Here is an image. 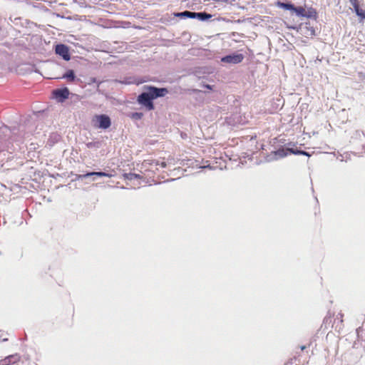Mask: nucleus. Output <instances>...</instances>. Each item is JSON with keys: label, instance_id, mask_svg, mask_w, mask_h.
<instances>
[{"label": "nucleus", "instance_id": "nucleus-1", "mask_svg": "<svg viewBox=\"0 0 365 365\" xmlns=\"http://www.w3.org/2000/svg\"><path fill=\"white\" fill-rule=\"evenodd\" d=\"M310 346V344L299 346L294 351V354L289 359L284 365H304L309 363V356L305 350Z\"/></svg>", "mask_w": 365, "mask_h": 365}, {"label": "nucleus", "instance_id": "nucleus-2", "mask_svg": "<svg viewBox=\"0 0 365 365\" xmlns=\"http://www.w3.org/2000/svg\"><path fill=\"white\" fill-rule=\"evenodd\" d=\"M92 123L94 127L101 129H107L111 125L110 118L105 114L96 115L92 119Z\"/></svg>", "mask_w": 365, "mask_h": 365}, {"label": "nucleus", "instance_id": "nucleus-3", "mask_svg": "<svg viewBox=\"0 0 365 365\" xmlns=\"http://www.w3.org/2000/svg\"><path fill=\"white\" fill-rule=\"evenodd\" d=\"M153 98H151V94L150 92H144L142 93L138 97V102L145 106L147 110H152L155 108L154 104L153 103Z\"/></svg>", "mask_w": 365, "mask_h": 365}, {"label": "nucleus", "instance_id": "nucleus-4", "mask_svg": "<svg viewBox=\"0 0 365 365\" xmlns=\"http://www.w3.org/2000/svg\"><path fill=\"white\" fill-rule=\"evenodd\" d=\"M277 6L285 10H290L294 12L298 16L304 17L306 16V9L302 6H294V4L289 3H284L279 1Z\"/></svg>", "mask_w": 365, "mask_h": 365}, {"label": "nucleus", "instance_id": "nucleus-5", "mask_svg": "<svg viewBox=\"0 0 365 365\" xmlns=\"http://www.w3.org/2000/svg\"><path fill=\"white\" fill-rule=\"evenodd\" d=\"M288 153L310 156V155L305 151L294 150L293 148H287V149L280 148L275 152V155H277L279 158H284V157L287 156Z\"/></svg>", "mask_w": 365, "mask_h": 365}, {"label": "nucleus", "instance_id": "nucleus-6", "mask_svg": "<svg viewBox=\"0 0 365 365\" xmlns=\"http://www.w3.org/2000/svg\"><path fill=\"white\" fill-rule=\"evenodd\" d=\"M244 59V56L241 53H234L224 56L221 58V61L227 63H240Z\"/></svg>", "mask_w": 365, "mask_h": 365}, {"label": "nucleus", "instance_id": "nucleus-7", "mask_svg": "<svg viewBox=\"0 0 365 365\" xmlns=\"http://www.w3.org/2000/svg\"><path fill=\"white\" fill-rule=\"evenodd\" d=\"M56 53L61 56L64 60L68 61L71 58L69 50L64 44H58L55 48Z\"/></svg>", "mask_w": 365, "mask_h": 365}, {"label": "nucleus", "instance_id": "nucleus-8", "mask_svg": "<svg viewBox=\"0 0 365 365\" xmlns=\"http://www.w3.org/2000/svg\"><path fill=\"white\" fill-rule=\"evenodd\" d=\"M148 91L151 94V98H153V99L158 97H163L168 93V89L165 88H158L153 86H150Z\"/></svg>", "mask_w": 365, "mask_h": 365}, {"label": "nucleus", "instance_id": "nucleus-9", "mask_svg": "<svg viewBox=\"0 0 365 365\" xmlns=\"http://www.w3.org/2000/svg\"><path fill=\"white\" fill-rule=\"evenodd\" d=\"M20 361V356L18 354L10 355L0 360V365H16Z\"/></svg>", "mask_w": 365, "mask_h": 365}, {"label": "nucleus", "instance_id": "nucleus-10", "mask_svg": "<svg viewBox=\"0 0 365 365\" xmlns=\"http://www.w3.org/2000/svg\"><path fill=\"white\" fill-rule=\"evenodd\" d=\"M53 93L56 96V98H60L62 100L66 99L69 96V91L67 88L54 90L53 91Z\"/></svg>", "mask_w": 365, "mask_h": 365}, {"label": "nucleus", "instance_id": "nucleus-11", "mask_svg": "<svg viewBox=\"0 0 365 365\" xmlns=\"http://www.w3.org/2000/svg\"><path fill=\"white\" fill-rule=\"evenodd\" d=\"M351 1L356 14L360 17L361 21H364L365 19V11L359 8L357 0H351Z\"/></svg>", "mask_w": 365, "mask_h": 365}, {"label": "nucleus", "instance_id": "nucleus-12", "mask_svg": "<svg viewBox=\"0 0 365 365\" xmlns=\"http://www.w3.org/2000/svg\"><path fill=\"white\" fill-rule=\"evenodd\" d=\"M91 175H96L98 177H109V178L112 177L111 174H108V173H106L104 172H91V173H88L84 175H79L78 176V179L86 178H87L88 176H91Z\"/></svg>", "mask_w": 365, "mask_h": 365}, {"label": "nucleus", "instance_id": "nucleus-13", "mask_svg": "<svg viewBox=\"0 0 365 365\" xmlns=\"http://www.w3.org/2000/svg\"><path fill=\"white\" fill-rule=\"evenodd\" d=\"M302 30L306 36H315V29L309 25L306 24V26L303 27Z\"/></svg>", "mask_w": 365, "mask_h": 365}, {"label": "nucleus", "instance_id": "nucleus-14", "mask_svg": "<svg viewBox=\"0 0 365 365\" xmlns=\"http://www.w3.org/2000/svg\"><path fill=\"white\" fill-rule=\"evenodd\" d=\"M306 16L304 17L307 18H314L316 19L317 16V13L316 10L313 8H309L307 11H305Z\"/></svg>", "mask_w": 365, "mask_h": 365}, {"label": "nucleus", "instance_id": "nucleus-15", "mask_svg": "<svg viewBox=\"0 0 365 365\" xmlns=\"http://www.w3.org/2000/svg\"><path fill=\"white\" fill-rule=\"evenodd\" d=\"M63 78H67L69 81H73L75 80V74L73 70L68 71L64 75Z\"/></svg>", "mask_w": 365, "mask_h": 365}, {"label": "nucleus", "instance_id": "nucleus-16", "mask_svg": "<svg viewBox=\"0 0 365 365\" xmlns=\"http://www.w3.org/2000/svg\"><path fill=\"white\" fill-rule=\"evenodd\" d=\"M177 16H186V17H189V18H195L196 17V14L195 12H190V11H185L184 12H182V13H179L177 14Z\"/></svg>", "mask_w": 365, "mask_h": 365}, {"label": "nucleus", "instance_id": "nucleus-17", "mask_svg": "<svg viewBox=\"0 0 365 365\" xmlns=\"http://www.w3.org/2000/svg\"><path fill=\"white\" fill-rule=\"evenodd\" d=\"M196 14V16H197L200 20H207L210 18H211V15L210 14H208L205 12H203V13H195Z\"/></svg>", "mask_w": 365, "mask_h": 365}, {"label": "nucleus", "instance_id": "nucleus-18", "mask_svg": "<svg viewBox=\"0 0 365 365\" xmlns=\"http://www.w3.org/2000/svg\"><path fill=\"white\" fill-rule=\"evenodd\" d=\"M123 177H124V178H125V179H126V180H133V179H135V178H139V175H137V174H135V173H125V174L123 175Z\"/></svg>", "mask_w": 365, "mask_h": 365}, {"label": "nucleus", "instance_id": "nucleus-19", "mask_svg": "<svg viewBox=\"0 0 365 365\" xmlns=\"http://www.w3.org/2000/svg\"><path fill=\"white\" fill-rule=\"evenodd\" d=\"M143 113H132L130 114V118L134 120H140L143 118Z\"/></svg>", "mask_w": 365, "mask_h": 365}, {"label": "nucleus", "instance_id": "nucleus-20", "mask_svg": "<svg viewBox=\"0 0 365 365\" xmlns=\"http://www.w3.org/2000/svg\"><path fill=\"white\" fill-rule=\"evenodd\" d=\"M150 165H155V166L160 165L161 168L166 167V163L165 161L152 160Z\"/></svg>", "mask_w": 365, "mask_h": 365}, {"label": "nucleus", "instance_id": "nucleus-21", "mask_svg": "<svg viewBox=\"0 0 365 365\" xmlns=\"http://www.w3.org/2000/svg\"><path fill=\"white\" fill-rule=\"evenodd\" d=\"M362 81H365V75L361 78Z\"/></svg>", "mask_w": 365, "mask_h": 365}, {"label": "nucleus", "instance_id": "nucleus-22", "mask_svg": "<svg viewBox=\"0 0 365 365\" xmlns=\"http://www.w3.org/2000/svg\"><path fill=\"white\" fill-rule=\"evenodd\" d=\"M340 315H341V317L342 318L343 317V314H341ZM341 322H343L342 319H341Z\"/></svg>", "mask_w": 365, "mask_h": 365}]
</instances>
